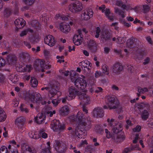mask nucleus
Masks as SVG:
<instances>
[{
	"instance_id": "0eeeda50",
	"label": "nucleus",
	"mask_w": 153,
	"mask_h": 153,
	"mask_svg": "<svg viewBox=\"0 0 153 153\" xmlns=\"http://www.w3.org/2000/svg\"><path fill=\"white\" fill-rule=\"evenodd\" d=\"M81 30L78 29L77 30V33L74 36L73 41L74 44L77 46L80 45L83 40Z\"/></svg>"
},
{
	"instance_id": "c85d7f7f",
	"label": "nucleus",
	"mask_w": 153,
	"mask_h": 153,
	"mask_svg": "<svg viewBox=\"0 0 153 153\" xmlns=\"http://www.w3.org/2000/svg\"><path fill=\"white\" fill-rule=\"evenodd\" d=\"M69 18L68 16L67 17L64 15L61 16L59 14H56L55 16V19L57 20L58 19H61L62 20L64 21H67Z\"/></svg>"
},
{
	"instance_id": "4468645a",
	"label": "nucleus",
	"mask_w": 153,
	"mask_h": 153,
	"mask_svg": "<svg viewBox=\"0 0 153 153\" xmlns=\"http://www.w3.org/2000/svg\"><path fill=\"white\" fill-rule=\"evenodd\" d=\"M79 65L85 71L88 70L89 67H91V66L90 62L87 60H85L79 63Z\"/></svg>"
},
{
	"instance_id": "79ce46f5",
	"label": "nucleus",
	"mask_w": 153,
	"mask_h": 153,
	"mask_svg": "<svg viewBox=\"0 0 153 153\" xmlns=\"http://www.w3.org/2000/svg\"><path fill=\"white\" fill-rule=\"evenodd\" d=\"M32 67L30 65H26L25 67L23 68H21L20 69H21L20 70V71L24 72V71L29 72L31 69Z\"/></svg>"
},
{
	"instance_id": "f704fd0d",
	"label": "nucleus",
	"mask_w": 153,
	"mask_h": 153,
	"mask_svg": "<svg viewBox=\"0 0 153 153\" xmlns=\"http://www.w3.org/2000/svg\"><path fill=\"white\" fill-rule=\"evenodd\" d=\"M114 12L115 13L118 14L121 17L123 18L125 17L124 12L119 9L118 8H115Z\"/></svg>"
},
{
	"instance_id": "9d476101",
	"label": "nucleus",
	"mask_w": 153,
	"mask_h": 153,
	"mask_svg": "<svg viewBox=\"0 0 153 153\" xmlns=\"http://www.w3.org/2000/svg\"><path fill=\"white\" fill-rule=\"evenodd\" d=\"M44 41L46 44L51 47L54 46L56 43L54 38L51 35L46 36L44 38Z\"/></svg>"
},
{
	"instance_id": "49530a36",
	"label": "nucleus",
	"mask_w": 153,
	"mask_h": 153,
	"mask_svg": "<svg viewBox=\"0 0 153 153\" xmlns=\"http://www.w3.org/2000/svg\"><path fill=\"white\" fill-rule=\"evenodd\" d=\"M116 4L118 6L121 7L123 9H124L126 7V5L123 4V3L121 1H116Z\"/></svg>"
},
{
	"instance_id": "4c0bfd02",
	"label": "nucleus",
	"mask_w": 153,
	"mask_h": 153,
	"mask_svg": "<svg viewBox=\"0 0 153 153\" xmlns=\"http://www.w3.org/2000/svg\"><path fill=\"white\" fill-rule=\"evenodd\" d=\"M149 113L146 110L143 111L141 114V117L143 120H145L149 117Z\"/></svg>"
},
{
	"instance_id": "09e8293b",
	"label": "nucleus",
	"mask_w": 153,
	"mask_h": 153,
	"mask_svg": "<svg viewBox=\"0 0 153 153\" xmlns=\"http://www.w3.org/2000/svg\"><path fill=\"white\" fill-rule=\"evenodd\" d=\"M125 39L124 38L121 37H118L117 39L116 42L118 44H122L124 42Z\"/></svg>"
},
{
	"instance_id": "6e6552de",
	"label": "nucleus",
	"mask_w": 153,
	"mask_h": 153,
	"mask_svg": "<svg viewBox=\"0 0 153 153\" xmlns=\"http://www.w3.org/2000/svg\"><path fill=\"white\" fill-rule=\"evenodd\" d=\"M93 12L91 9H86L84 10L81 15V19L84 20H87L93 16Z\"/></svg>"
},
{
	"instance_id": "f257e3e1",
	"label": "nucleus",
	"mask_w": 153,
	"mask_h": 153,
	"mask_svg": "<svg viewBox=\"0 0 153 153\" xmlns=\"http://www.w3.org/2000/svg\"><path fill=\"white\" fill-rule=\"evenodd\" d=\"M83 114L82 112L79 111L76 117L77 119V128L75 130V135L77 136L79 138H82L81 136L82 134V131L79 128H84L85 126L86 123L89 122L90 118L89 117H88L87 119H85V118H83Z\"/></svg>"
},
{
	"instance_id": "338daca9",
	"label": "nucleus",
	"mask_w": 153,
	"mask_h": 153,
	"mask_svg": "<svg viewBox=\"0 0 153 153\" xmlns=\"http://www.w3.org/2000/svg\"><path fill=\"white\" fill-rule=\"evenodd\" d=\"M55 110H53L52 111H46L47 114L50 117H52L53 115L55 113Z\"/></svg>"
},
{
	"instance_id": "a18cd8bd",
	"label": "nucleus",
	"mask_w": 153,
	"mask_h": 153,
	"mask_svg": "<svg viewBox=\"0 0 153 153\" xmlns=\"http://www.w3.org/2000/svg\"><path fill=\"white\" fill-rule=\"evenodd\" d=\"M38 135H40V136H41V137L44 138H46L48 137L47 134L45 132H44L42 130H40Z\"/></svg>"
},
{
	"instance_id": "72a5a7b5",
	"label": "nucleus",
	"mask_w": 153,
	"mask_h": 153,
	"mask_svg": "<svg viewBox=\"0 0 153 153\" xmlns=\"http://www.w3.org/2000/svg\"><path fill=\"white\" fill-rule=\"evenodd\" d=\"M33 32V30L30 28L27 29L22 31V32L20 34V36L21 37H23L26 35L28 32L32 33Z\"/></svg>"
},
{
	"instance_id": "aec40b11",
	"label": "nucleus",
	"mask_w": 153,
	"mask_h": 153,
	"mask_svg": "<svg viewBox=\"0 0 153 153\" xmlns=\"http://www.w3.org/2000/svg\"><path fill=\"white\" fill-rule=\"evenodd\" d=\"M44 115L42 113L38 114L36 117L35 118V122L38 123H41L45 120Z\"/></svg>"
},
{
	"instance_id": "6e6d98bb",
	"label": "nucleus",
	"mask_w": 153,
	"mask_h": 153,
	"mask_svg": "<svg viewBox=\"0 0 153 153\" xmlns=\"http://www.w3.org/2000/svg\"><path fill=\"white\" fill-rule=\"evenodd\" d=\"M32 50L34 53H36L38 52L40 50V47L38 46L36 48H32Z\"/></svg>"
},
{
	"instance_id": "c756f323",
	"label": "nucleus",
	"mask_w": 153,
	"mask_h": 153,
	"mask_svg": "<svg viewBox=\"0 0 153 153\" xmlns=\"http://www.w3.org/2000/svg\"><path fill=\"white\" fill-rule=\"evenodd\" d=\"M12 10L10 7L5 8L4 10V15L5 17H8L12 14Z\"/></svg>"
},
{
	"instance_id": "864d4df0",
	"label": "nucleus",
	"mask_w": 153,
	"mask_h": 153,
	"mask_svg": "<svg viewBox=\"0 0 153 153\" xmlns=\"http://www.w3.org/2000/svg\"><path fill=\"white\" fill-rule=\"evenodd\" d=\"M27 5H31L33 3L34 0H23Z\"/></svg>"
},
{
	"instance_id": "473e14b6",
	"label": "nucleus",
	"mask_w": 153,
	"mask_h": 153,
	"mask_svg": "<svg viewBox=\"0 0 153 153\" xmlns=\"http://www.w3.org/2000/svg\"><path fill=\"white\" fill-rule=\"evenodd\" d=\"M137 89V91L138 92L137 93V94L138 96L140 95V94H144L148 91V89L146 88H142L140 87H138Z\"/></svg>"
},
{
	"instance_id": "774afa93",
	"label": "nucleus",
	"mask_w": 153,
	"mask_h": 153,
	"mask_svg": "<svg viewBox=\"0 0 153 153\" xmlns=\"http://www.w3.org/2000/svg\"><path fill=\"white\" fill-rule=\"evenodd\" d=\"M148 144L150 146H153V137L149 140Z\"/></svg>"
},
{
	"instance_id": "4be33fe9",
	"label": "nucleus",
	"mask_w": 153,
	"mask_h": 153,
	"mask_svg": "<svg viewBox=\"0 0 153 153\" xmlns=\"http://www.w3.org/2000/svg\"><path fill=\"white\" fill-rule=\"evenodd\" d=\"M105 6L104 5H102L101 6L99 7V9L101 11L102 13H104L106 17L109 15L111 13L110 9L106 8L105 9Z\"/></svg>"
},
{
	"instance_id": "58836bf2",
	"label": "nucleus",
	"mask_w": 153,
	"mask_h": 153,
	"mask_svg": "<svg viewBox=\"0 0 153 153\" xmlns=\"http://www.w3.org/2000/svg\"><path fill=\"white\" fill-rule=\"evenodd\" d=\"M43 53L45 57L46 58H50L51 57V52L47 49L44 50Z\"/></svg>"
},
{
	"instance_id": "a878e982",
	"label": "nucleus",
	"mask_w": 153,
	"mask_h": 153,
	"mask_svg": "<svg viewBox=\"0 0 153 153\" xmlns=\"http://www.w3.org/2000/svg\"><path fill=\"white\" fill-rule=\"evenodd\" d=\"M7 62L9 64H13L16 61L15 56L13 55H9L7 58Z\"/></svg>"
},
{
	"instance_id": "ea45409f",
	"label": "nucleus",
	"mask_w": 153,
	"mask_h": 153,
	"mask_svg": "<svg viewBox=\"0 0 153 153\" xmlns=\"http://www.w3.org/2000/svg\"><path fill=\"white\" fill-rule=\"evenodd\" d=\"M125 137L124 136H118L116 135L114 136V141L117 142H120L124 140Z\"/></svg>"
},
{
	"instance_id": "f8f14e48",
	"label": "nucleus",
	"mask_w": 153,
	"mask_h": 153,
	"mask_svg": "<svg viewBox=\"0 0 153 153\" xmlns=\"http://www.w3.org/2000/svg\"><path fill=\"white\" fill-rule=\"evenodd\" d=\"M21 149L22 153H36V151L34 148L27 145H24L22 146Z\"/></svg>"
},
{
	"instance_id": "a211bd4d",
	"label": "nucleus",
	"mask_w": 153,
	"mask_h": 153,
	"mask_svg": "<svg viewBox=\"0 0 153 153\" xmlns=\"http://www.w3.org/2000/svg\"><path fill=\"white\" fill-rule=\"evenodd\" d=\"M25 122V118L22 117L17 118L15 121V123L19 128H21Z\"/></svg>"
},
{
	"instance_id": "b1692460",
	"label": "nucleus",
	"mask_w": 153,
	"mask_h": 153,
	"mask_svg": "<svg viewBox=\"0 0 153 153\" xmlns=\"http://www.w3.org/2000/svg\"><path fill=\"white\" fill-rule=\"evenodd\" d=\"M6 118V115L3 109L0 107V122L4 121Z\"/></svg>"
},
{
	"instance_id": "13d9d810",
	"label": "nucleus",
	"mask_w": 153,
	"mask_h": 153,
	"mask_svg": "<svg viewBox=\"0 0 153 153\" xmlns=\"http://www.w3.org/2000/svg\"><path fill=\"white\" fill-rule=\"evenodd\" d=\"M148 125L149 127L153 128V119H151L149 120Z\"/></svg>"
},
{
	"instance_id": "f3484780",
	"label": "nucleus",
	"mask_w": 153,
	"mask_h": 153,
	"mask_svg": "<svg viewBox=\"0 0 153 153\" xmlns=\"http://www.w3.org/2000/svg\"><path fill=\"white\" fill-rule=\"evenodd\" d=\"M122 68L121 64L119 63L115 64L112 67V71L115 74H118L122 70Z\"/></svg>"
},
{
	"instance_id": "c9c22d12",
	"label": "nucleus",
	"mask_w": 153,
	"mask_h": 153,
	"mask_svg": "<svg viewBox=\"0 0 153 153\" xmlns=\"http://www.w3.org/2000/svg\"><path fill=\"white\" fill-rule=\"evenodd\" d=\"M9 78L13 83L16 82L18 80V78L14 74H12L9 75Z\"/></svg>"
},
{
	"instance_id": "20e7f679",
	"label": "nucleus",
	"mask_w": 153,
	"mask_h": 153,
	"mask_svg": "<svg viewBox=\"0 0 153 153\" xmlns=\"http://www.w3.org/2000/svg\"><path fill=\"white\" fill-rule=\"evenodd\" d=\"M69 10L73 13H76L81 11L83 8L82 4L79 1L70 4L68 6Z\"/></svg>"
},
{
	"instance_id": "7c9ffc66",
	"label": "nucleus",
	"mask_w": 153,
	"mask_h": 153,
	"mask_svg": "<svg viewBox=\"0 0 153 153\" xmlns=\"http://www.w3.org/2000/svg\"><path fill=\"white\" fill-rule=\"evenodd\" d=\"M38 84V81L36 79L33 77H31L30 82V84L33 87H36Z\"/></svg>"
},
{
	"instance_id": "0e129e2a",
	"label": "nucleus",
	"mask_w": 153,
	"mask_h": 153,
	"mask_svg": "<svg viewBox=\"0 0 153 153\" xmlns=\"http://www.w3.org/2000/svg\"><path fill=\"white\" fill-rule=\"evenodd\" d=\"M114 15L111 13L106 18H108L109 20L111 21L114 20Z\"/></svg>"
},
{
	"instance_id": "ddd939ff",
	"label": "nucleus",
	"mask_w": 153,
	"mask_h": 153,
	"mask_svg": "<svg viewBox=\"0 0 153 153\" xmlns=\"http://www.w3.org/2000/svg\"><path fill=\"white\" fill-rule=\"evenodd\" d=\"M37 67H43L46 69H50L51 67V65L49 62H44L41 60H39L36 62Z\"/></svg>"
},
{
	"instance_id": "c03bdc74",
	"label": "nucleus",
	"mask_w": 153,
	"mask_h": 153,
	"mask_svg": "<svg viewBox=\"0 0 153 153\" xmlns=\"http://www.w3.org/2000/svg\"><path fill=\"white\" fill-rule=\"evenodd\" d=\"M56 90L54 88H51L50 90L49 91L48 95L50 97H51L54 96L56 93Z\"/></svg>"
},
{
	"instance_id": "603ef678",
	"label": "nucleus",
	"mask_w": 153,
	"mask_h": 153,
	"mask_svg": "<svg viewBox=\"0 0 153 153\" xmlns=\"http://www.w3.org/2000/svg\"><path fill=\"white\" fill-rule=\"evenodd\" d=\"M32 25L33 27L37 29L39 27V23L36 21H34L31 24Z\"/></svg>"
},
{
	"instance_id": "2eb2a0df",
	"label": "nucleus",
	"mask_w": 153,
	"mask_h": 153,
	"mask_svg": "<svg viewBox=\"0 0 153 153\" xmlns=\"http://www.w3.org/2000/svg\"><path fill=\"white\" fill-rule=\"evenodd\" d=\"M76 90L74 87H71L69 89V94L66 96V98L67 100H70L74 99L75 97Z\"/></svg>"
},
{
	"instance_id": "9b49d317",
	"label": "nucleus",
	"mask_w": 153,
	"mask_h": 153,
	"mask_svg": "<svg viewBox=\"0 0 153 153\" xmlns=\"http://www.w3.org/2000/svg\"><path fill=\"white\" fill-rule=\"evenodd\" d=\"M53 147L56 150L59 152H62L65 150V145L63 143H61L59 141H56L54 143Z\"/></svg>"
},
{
	"instance_id": "412c9836",
	"label": "nucleus",
	"mask_w": 153,
	"mask_h": 153,
	"mask_svg": "<svg viewBox=\"0 0 153 153\" xmlns=\"http://www.w3.org/2000/svg\"><path fill=\"white\" fill-rule=\"evenodd\" d=\"M110 36V33L107 30H102L101 32L100 37L102 39L108 40Z\"/></svg>"
},
{
	"instance_id": "69168bd1",
	"label": "nucleus",
	"mask_w": 153,
	"mask_h": 153,
	"mask_svg": "<svg viewBox=\"0 0 153 153\" xmlns=\"http://www.w3.org/2000/svg\"><path fill=\"white\" fill-rule=\"evenodd\" d=\"M40 153H51L50 150L48 149H42Z\"/></svg>"
},
{
	"instance_id": "4d7b16f0",
	"label": "nucleus",
	"mask_w": 153,
	"mask_h": 153,
	"mask_svg": "<svg viewBox=\"0 0 153 153\" xmlns=\"http://www.w3.org/2000/svg\"><path fill=\"white\" fill-rule=\"evenodd\" d=\"M105 133L106 134V137L108 138H110L112 137L111 133L107 129H105Z\"/></svg>"
},
{
	"instance_id": "bb28decb",
	"label": "nucleus",
	"mask_w": 153,
	"mask_h": 153,
	"mask_svg": "<svg viewBox=\"0 0 153 153\" xmlns=\"http://www.w3.org/2000/svg\"><path fill=\"white\" fill-rule=\"evenodd\" d=\"M69 111L68 107L65 105L61 108L60 110V113L62 115L67 114Z\"/></svg>"
},
{
	"instance_id": "6ab92c4d",
	"label": "nucleus",
	"mask_w": 153,
	"mask_h": 153,
	"mask_svg": "<svg viewBox=\"0 0 153 153\" xmlns=\"http://www.w3.org/2000/svg\"><path fill=\"white\" fill-rule=\"evenodd\" d=\"M93 114L94 117H101L103 116V111L101 108H95L93 112Z\"/></svg>"
},
{
	"instance_id": "39448f33",
	"label": "nucleus",
	"mask_w": 153,
	"mask_h": 153,
	"mask_svg": "<svg viewBox=\"0 0 153 153\" xmlns=\"http://www.w3.org/2000/svg\"><path fill=\"white\" fill-rule=\"evenodd\" d=\"M85 79V77L82 75L81 77L76 79L74 82L76 86L82 90H84L87 85V83Z\"/></svg>"
},
{
	"instance_id": "5fc2aeb1",
	"label": "nucleus",
	"mask_w": 153,
	"mask_h": 153,
	"mask_svg": "<svg viewBox=\"0 0 153 153\" xmlns=\"http://www.w3.org/2000/svg\"><path fill=\"white\" fill-rule=\"evenodd\" d=\"M59 72L61 73H62V74L63 73L64 74V75L65 76H68V75H69L70 74V73L71 72V73L74 72V71H71L70 72L68 71H67L65 73H64V71L62 70H60Z\"/></svg>"
},
{
	"instance_id": "37998d69",
	"label": "nucleus",
	"mask_w": 153,
	"mask_h": 153,
	"mask_svg": "<svg viewBox=\"0 0 153 153\" xmlns=\"http://www.w3.org/2000/svg\"><path fill=\"white\" fill-rule=\"evenodd\" d=\"M100 28L99 27H97L95 28V31L94 32L93 35L95 37L98 38L100 36Z\"/></svg>"
},
{
	"instance_id": "3c124183",
	"label": "nucleus",
	"mask_w": 153,
	"mask_h": 153,
	"mask_svg": "<svg viewBox=\"0 0 153 153\" xmlns=\"http://www.w3.org/2000/svg\"><path fill=\"white\" fill-rule=\"evenodd\" d=\"M20 108L21 111L22 112L27 113L29 112L28 110L26 108L23 107V105H21Z\"/></svg>"
},
{
	"instance_id": "bf43d9fd",
	"label": "nucleus",
	"mask_w": 153,
	"mask_h": 153,
	"mask_svg": "<svg viewBox=\"0 0 153 153\" xmlns=\"http://www.w3.org/2000/svg\"><path fill=\"white\" fill-rule=\"evenodd\" d=\"M141 130V127L139 126H137L133 129V131L134 132H139Z\"/></svg>"
},
{
	"instance_id": "8fccbe9b",
	"label": "nucleus",
	"mask_w": 153,
	"mask_h": 153,
	"mask_svg": "<svg viewBox=\"0 0 153 153\" xmlns=\"http://www.w3.org/2000/svg\"><path fill=\"white\" fill-rule=\"evenodd\" d=\"M60 101L59 99H54L51 101L53 106L54 107L56 106L60 102Z\"/></svg>"
},
{
	"instance_id": "7ed1b4c3",
	"label": "nucleus",
	"mask_w": 153,
	"mask_h": 153,
	"mask_svg": "<svg viewBox=\"0 0 153 153\" xmlns=\"http://www.w3.org/2000/svg\"><path fill=\"white\" fill-rule=\"evenodd\" d=\"M50 127L54 131L60 132L64 129L65 126L59 120H54L51 122Z\"/></svg>"
},
{
	"instance_id": "e2e57ef3",
	"label": "nucleus",
	"mask_w": 153,
	"mask_h": 153,
	"mask_svg": "<svg viewBox=\"0 0 153 153\" xmlns=\"http://www.w3.org/2000/svg\"><path fill=\"white\" fill-rule=\"evenodd\" d=\"M19 103V101L17 99H15L13 102V104L15 107L17 106Z\"/></svg>"
},
{
	"instance_id": "f03ea898",
	"label": "nucleus",
	"mask_w": 153,
	"mask_h": 153,
	"mask_svg": "<svg viewBox=\"0 0 153 153\" xmlns=\"http://www.w3.org/2000/svg\"><path fill=\"white\" fill-rule=\"evenodd\" d=\"M106 98L110 108L115 109L118 107L119 101L116 96L114 95H109L107 96Z\"/></svg>"
},
{
	"instance_id": "1a4fd4ad",
	"label": "nucleus",
	"mask_w": 153,
	"mask_h": 153,
	"mask_svg": "<svg viewBox=\"0 0 153 153\" xmlns=\"http://www.w3.org/2000/svg\"><path fill=\"white\" fill-rule=\"evenodd\" d=\"M77 94L79 98L85 104H89L91 102L90 98L89 96L85 93L81 92H78Z\"/></svg>"
},
{
	"instance_id": "de8ad7c7",
	"label": "nucleus",
	"mask_w": 153,
	"mask_h": 153,
	"mask_svg": "<svg viewBox=\"0 0 153 153\" xmlns=\"http://www.w3.org/2000/svg\"><path fill=\"white\" fill-rule=\"evenodd\" d=\"M8 150L5 146H2L0 149V153H7Z\"/></svg>"
},
{
	"instance_id": "dca6fc26",
	"label": "nucleus",
	"mask_w": 153,
	"mask_h": 153,
	"mask_svg": "<svg viewBox=\"0 0 153 153\" xmlns=\"http://www.w3.org/2000/svg\"><path fill=\"white\" fill-rule=\"evenodd\" d=\"M14 24L15 25L17 26L18 28H20L25 26V22L22 18H19L15 21Z\"/></svg>"
},
{
	"instance_id": "393cba45",
	"label": "nucleus",
	"mask_w": 153,
	"mask_h": 153,
	"mask_svg": "<svg viewBox=\"0 0 153 153\" xmlns=\"http://www.w3.org/2000/svg\"><path fill=\"white\" fill-rule=\"evenodd\" d=\"M42 99L41 95L39 93H36L34 94V98H33L34 102L39 103L41 101Z\"/></svg>"
},
{
	"instance_id": "052dcab7",
	"label": "nucleus",
	"mask_w": 153,
	"mask_h": 153,
	"mask_svg": "<svg viewBox=\"0 0 153 153\" xmlns=\"http://www.w3.org/2000/svg\"><path fill=\"white\" fill-rule=\"evenodd\" d=\"M102 73L101 72L99 71H97L95 73V76L96 78H98L102 76Z\"/></svg>"
},
{
	"instance_id": "680f3d73",
	"label": "nucleus",
	"mask_w": 153,
	"mask_h": 153,
	"mask_svg": "<svg viewBox=\"0 0 153 153\" xmlns=\"http://www.w3.org/2000/svg\"><path fill=\"white\" fill-rule=\"evenodd\" d=\"M118 25V23L117 22H114L111 24V26L114 27V29L116 30H117L118 29V27L117 26Z\"/></svg>"
},
{
	"instance_id": "cd10ccee",
	"label": "nucleus",
	"mask_w": 153,
	"mask_h": 153,
	"mask_svg": "<svg viewBox=\"0 0 153 153\" xmlns=\"http://www.w3.org/2000/svg\"><path fill=\"white\" fill-rule=\"evenodd\" d=\"M29 136L31 138L37 139L40 138L39 135H37V132L36 131H30L28 133Z\"/></svg>"
},
{
	"instance_id": "5701e85b",
	"label": "nucleus",
	"mask_w": 153,
	"mask_h": 153,
	"mask_svg": "<svg viewBox=\"0 0 153 153\" xmlns=\"http://www.w3.org/2000/svg\"><path fill=\"white\" fill-rule=\"evenodd\" d=\"M122 126V125L120 123H118V124L114 126L112 131L114 133L117 134L121 131Z\"/></svg>"
},
{
	"instance_id": "2f4dec72",
	"label": "nucleus",
	"mask_w": 153,
	"mask_h": 153,
	"mask_svg": "<svg viewBox=\"0 0 153 153\" xmlns=\"http://www.w3.org/2000/svg\"><path fill=\"white\" fill-rule=\"evenodd\" d=\"M102 71L105 74L108 75L109 74V69L108 66L105 65H103L102 67Z\"/></svg>"
},
{
	"instance_id": "a19ab883",
	"label": "nucleus",
	"mask_w": 153,
	"mask_h": 153,
	"mask_svg": "<svg viewBox=\"0 0 153 153\" xmlns=\"http://www.w3.org/2000/svg\"><path fill=\"white\" fill-rule=\"evenodd\" d=\"M132 149L133 150H139V149L138 148V146H136V147L133 146ZM132 150V149H131L128 148H126L124 149L123 150L122 153H128L131 150Z\"/></svg>"
},
{
	"instance_id": "e433bc0d",
	"label": "nucleus",
	"mask_w": 153,
	"mask_h": 153,
	"mask_svg": "<svg viewBox=\"0 0 153 153\" xmlns=\"http://www.w3.org/2000/svg\"><path fill=\"white\" fill-rule=\"evenodd\" d=\"M107 121L108 123V124L111 126H114L115 125L118 124V123H119L118 122L114 121V120L112 118L108 119Z\"/></svg>"
},
{
	"instance_id": "423d86ee",
	"label": "nucleus",
	"mask_w": 153,
	"mask_h": 153,
	"mask_svg": "<svg viewBox=\"0 0 153 153\" xmlns=\"http://www.w3.org/2000/svg\"><path fill=\"white\" fill-rule=\"evenodd\" d=\"M73 25V22L72 20L70 21L68 23L65 22H61L59 25L60 30L63 33H68L71 30L70 26Z\"/></svg>"
}]
</instances>
